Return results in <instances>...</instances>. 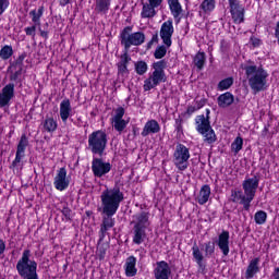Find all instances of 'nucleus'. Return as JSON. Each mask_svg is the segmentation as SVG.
<instances>
[{"mask_svg":"<svg viewBox=\"0 0 279 279\" xmlns=\"http://www.w3.org/2000/svg\"><path fill=\"white\" fill-rule=\"evenodd\" d=\"M123 199V192H121L119 185L102 191L100 195L101 207H98V213L104 215L100 225V241L106 239V234H108L110 228H114V218L112 217L117 215V210H119V206H121Z\"/></svg>","mask_w":279,"mask_h":279,"instance_id":"1","label":"nucleus"},{"mask_svg":"<svg viewBox=\"0 0 279 279\" xmlns=\"http://www.w3.org/2000/svg\"><path fill=\"white\" fill-rule=\"evenodd\" d=\"M244 71L248 86L253 93L267 90V77H269V73L263 65H245Z\"/></svg>","mask_w":279,"mask_h":279,"instance_id":"2","label":"nucleus"},{"mask_svg":"<svg viewBox=\"0 0 279 279\" xmlns=\"http://www.w3.org/2000/svg\"><path fill=\"white\" fill-rule=\"evenodd\" d=\"M15 269L23 279H38V263L32 259V251L24 250Z\"/></svg>","mask_w":279,"mask_h":279,"instance_id":"3","label":"nucleus"},{"mask_svg":"<svg viewBox=\"0 0 279 279\" xmlns=\"http://www.w3.org/2000/svg\"><path fill=\"white\" fill-rule=\"evenodd\" d=\"M133 243L135 245H141L145 242V239H147V228L151 226V222H149V213L142 211L140 214H136L133 216Z\"/></svg>","mask_w":279,"mask_h":279,"instance_id":"4","label":"nucleus"},{"mask_svg":"<svg viewBox=\"0 0 279 279\" xmlns=\"http://www.w3.org/2000/svg\"><path fill=\"white\" fill-rule=\"evenodd\" d=\"M107 145L108 134H106V132L98 130L88 135L87 149H89V151L95 156H104Z\"/></svg>","mask_w":279,"mask_h":279,"instance_id":"5","label":"nucleus"},{"mask_svg":"<svg viewBox=\"0 0 279 279\" xmlns=\"http://www.w3.org/2000/svg\"><path fill=\"white\" fill-rule=\"evenodd\" d=\"M167 62L165 60L157 61L153 64L154 72L153 74L144 81V90H151L156 88L161 82H167V76L165 74V69Z\"/></svg>","mask_w":279,"mask_h":279,"instance_id":"6","label":"nucleus"},{"mask_svg":"<svg viewBox=\"0 0 279 279\" xmlns=\"http://www.w3.org/2000/svg\"><path fill=\"white\" fill-rule=\"evenodd\" d=\"M210 111L207 110V117L204 114H201L196 117V130L198 134H202L204 136L205 143H208L211 145V143H215L217 141V135L215 134V130H213V126H210Z\"/></svg>","mask_w":279,"mask_h":279,"instance_id":"7","label":"nucleus"},{"mask_svg":"<svg viewBox=\"0 0 279 279\" xmlns=\"http://www.w3.org/2000/svg\"><path fill=\"white\" fill-rule=\"evenodd\" d=\"M120 43L124 46V50L130 51V47H138L145 43V34L143 32L132 33V27L126 26L120 34Z\"/></svg>","mask_w":279,"mask_h":279,"instance_id":"8","label":"nucleus"},{"mask_svg":"<svg viewBox=\"0 0 279 279\" xmlns=\"http://www.w3.org/2000/svg\"><path fill=\"white\" fill-rule=\"evenodd\" d=\"M189 158H191V151L183 144H178L173 153V163L179 171H186L189 169Z\"/></svg>","mask_w":279,"mask_h":279,"instance_id":"9","label":"nucleus"},{"mask_svg":"<svg viewBox=\"0 0 279 279\" xmlns=\"http://www.w3.org/2000/svg\"><path fill=\"white\" fill-rule=\"evenodd\" d=\"M260 182V179L256 175H254L251 179H246L242 183V189L244 191V195L246 198H244V204H252L254 201V197H256V191L258 189V183Z\"/></svg>","mask_w":279,"mask_h":279,"instance_id":"10","label":"nucleus"},{"mask_svg":"<svg viewBox=\"0 0 279 279\" xmlns=\"http://www.w3.org/2000/svg\"><path fill=\"white\" fill-rule=\"evenodd\" d=\"M29 145V140H27V135L23 134L17 144L15 159L12 161L10 169H19V167H23V158H25V149Z\"/></svg>","mask_w":279,"mask_h":279,"instance_id":"11","label":"nucleus"},{"mask_svg":"<svg viewBox=\"0 0 279 279\" xmlns=\"http://www.w3.org/2000/svg\"><path fill=\"white\" fill-rule=\"evenodd\" d=\"M230 14L233 23L235 25H241V23H245V7L239 2V0H228Z\"/></svg>","mask_w":279,"mask_h":279,"instance_id":"12","label":"nucleus"},{"mask_svg":"<svg viewBox=\"0 0 279 279\" xmlns=\"http://www.w3.org/2000/svg\"><path fill=\"white\" fill-rule=\"evenodd\" d=\"M92 171L95 178H104V175L112 171V165L104 161L101 158H94L92 161Z\"/></svg>","mask_w":279,"mask_h":279,"instance_id":"13","label":"nucleus"},{"mask_svg":"<svg viewBox=\"0 0 279 279\" xmlns=\"http://www.w3.org/2000/svg\"><path fill=\"white\" fill-rule=\"evenodd\" d=\"M173 20H168L163 22L160 28V38L163 43V45L169 48L172 45L171 38L173 36Z\"/></svg>","mask_w":279,"mask_h":279,"instance_id":"14","label":"nucleus"},{"mask_svg":"<svg viewBox=\"0 0 279 279\" xmlns=\"http://www.w3.org/2000/svg\"><path fill=\"white\" fill-rule=\"evenodd\" d=\"M12 99H14V83H9L0 93V108H10Z\"/></svg>","mask_w":279,"mask_h":279,"instance_id":"15","label":"nucleus"},{"mask_svg":"<svg viewBox=\"0 0 279 279\" xmlns=\"http://www.w3.org/2000/svg\"><path fill=\"white\" fill-rule=\"evenodd\" d=\"M71 181L66 178V168H60L54 177L53 186L57 191H66Z\"/></svg>","mask_w":279,"mask_h":279,"instance_id":"16","label":"nucleus"},{"mask_svg":"<svg viewBox=\"0 0 279 279\" xmlns=\"http://www.w3.org/2000/svg\"><path fill=\"white\" fill-rule=\"evenodd\" d=\"M130 62H132V57H130L129 50H124V53L120 56V61L117 63L118 75H130V70H128Z\"/></svg>","mask_w":279,"mask_h":279,"instance_id":"17","label":"nucleus"},{"mask_svg":"<svg viewBox=\"0 0 279 279\" xmlns=\"http://www.w3.org/2000/svg\"><path fill=\"white\" fill-rule=\"evenodd\" d=\"M155 279H169L171 276V267L165 260L158 262L154 270Z\"/></svg>","mask_w":279,"mask_h":279,"instance_id":"18","label":"nucleus"},{"mask_svg":"<svg viewBox=\"0 0 279 279\" xmlns=\"http://www.w3.org/2000/svg\"><path fill=\"white\" fill-rule=\"evenodd\" d=\"M217 245L223 256H228V254H230V232L222 231L218 236Z\"/></svg>","mask_w":279,"mask_h":279,"instance_id":"19","label":"nucleus"},{"mask_svg":"<svg viewBox=\"0 0 279 279\" xmlns=\"http://www.w3.org/2000/svg\"><path fill=\"white\" fill-rule=\"evenodd\" d=\"M160 132V124L156 120H148L141 133L142 136H149V134H158Z\"/></svg>","mask_w":279,"mask_h":279,"instance_id":"20","label":"nucleus"},{"mask_svg":"<svg viewBox=\"0 0 279 279\" xmlns=\"http://www.w3.org/2000/svg\"><path fill=\"white\" fill-rule=\"evenodd\" d=\"M60 117L63 123L69 121V117H71V100L63 99L60 104Z\"/></svg>","mask_w":279,"mask_h":279,"instance_id":"21","label":"nucleus"},{"mask_svg":"<svg viewBox=\"0 0 279 279\" xmlns=\"http://www.w3.org/2000/svg\"><path fill=\"white\" fill-rule=\"evenodd\" d=\"M125 274L129 278H132L136 275L138 271L136 269V257L134 256H129L126 258L125 265H124Z\"/></svg>","mask_w":279,"mask_h":279,"instance_id":"22","label":"nucleus"},{"mask_svg":"<svg viewBox=\"0 0 279 279\" xmlns=\"http://www.w3.org/2000/svg\"><path fill=\"white\" fill-rule=\"evenodd\" d=\"M231 202L236 203L240 199V204L243 206L244 210H250L251 203H245L247 196L243 194L241 191H232L231 192Z\"/></svg>","mask_w":279,"mask_h":279,"instance_id":"23","label":"nucleus"},{"mask_svg":"<svg viewBox=\"0 0 279 279\" xmlns=\"http://www.w3.org/2000/svg\"><path fill=\"white\" fill-rule=\"evenodd\" d=\"M234 104V95L232 93L227 92L218 97V106L219 108H228Z\"/></svg>","mask_w":279,"mask_h":279,"instance_id":"24","label":"nucleus"},{"mask_svg":"<svg viewBox=\"0 0 279 279\" xmlns=\"http://www.w3.org/2000/svg\"><path fill=\"white\" fill-rule=\"evenodd\" d=\"M210 199V185H203L197 196V202L201 206H204Z\"/></svg>","mask_w":279,"mask_h":279,"instance_id":"25","label":"nucleus"},{"mask_svg":"<svg viewBox=\"0 0 279 279\" xmlns=\"http://www.w3.org/2000/svg\"><path fill=\"white\" fill-rule=\"evenodd\" d=\"M260 262V259L258 258H254L253 260H251V263L247 266L245 276L247 279H252L254 278V276H256V274H258V271L260 270L258 268V263Z\"/></svg>","mask_w":279,"mask_h":279,"instance_id":"26","label":"nucleus"},{"mask_svg":"<svg viewBox=\"0 0 279 279\" xmlns=\"http://www.w3.org/2000/svg\"><path fill=\"white\" fill-rule=\"evenodd\" d=\"M156 8L158 7L151 5L149 2L144 3L141 13L142 19H154V16H156Z\"/></svg>","mask_w":279,"mask_h":279,"instance_id":"27","label":"nucleus"},{"mask_svg":"<svg viewBox=\"0 0 279 279\" xmlns=\"http://www.w3.org/2000/svg\"><path fill=\"white\" fill-rule=\"evenodd\" d=\"M110 3H112V0H96V12H98V14H108Z\"/></svg>","mask_w":279,"mask_h":279,"instance_id":"28","label":"nucleus"},{"mask_svg":"<svg viewBox=\"0 0 279 279\" xmlns=\"http://www.w3.org/2000/svg\"><path fill=\"white\" fill-rule=\"evenodd\" d=\"M170 12L174 19H178L182 14V5L179 0H168Z\"/></svg>","mask_w":279,"mask_h":279,"instance_id":"29","label":"nucleus"},{"mask_svg":"<svg viewBox=\"0 0 279 279\" xmlns=\"http://www.w3.org/2000/svg\"><path fill=\"white\" fill-rule=\"evenodd\" d=\"M43 12H45L44 7H40L38 10H33L29 12V16H32V22L38 27H40V19H43Z\"/></svg>","mask_w":279,"mask_h":279,"instance_id":"30","label":"nucleus"},{"mask_svg":"<svg viewBox=\"0 0 279 279\" xmlns=\"http://www.w3.org/2000/svg\"><path fill=\"white\" fill-rule=\"evenodd\" d=\"M194 64L198 71H202V69H204V64H206V53L197 52L194 57Z\"/></svg>","mask_w":279,"mask_h":279,"instance_id":"31","label":"nucleus"},{"mask_svg":"<svg viewBox=\"0 0 279 279\" xmlns=\"http://www.w3.org/2000/svg\"><path fill=\"white\" fill-rule=\"evenodd\" d=\"M46 132H56L58 130V122L53 118H47L44 122Z\"/></svg>","mask_w":279,"mask_h":279,"instance_id":"32","label":"nucleus"},{"mask_svg":"<svg viewBox=\"0 0 279 279\" xmlns=\"http://www.w3.org/2000/svg\"><path fill=\"white\" fill-rule=\"evenodd\" d=\"M242 149H243V137L238 136L231 144V151H233L234 155L236 156V154H239Z\"/></svg>","mask_w":279,"mask_h":279,"instance_id":"33","label":"nucleus"},{"mask_svg":"<svg viewBox=\"0 0 279 279\" xmlns=\"http://www.w3.org/2000/svg\"><path fill=\"white\" fill-rule=\"evenodd\" d=\"M215 0H204L201 4V10L208 14L215 10Z\"/></svg>","mask_w":279,"mask_h":279,"instance_id":"34","label":"nucleus"},{"mask_svg":"<svg viewBox=\"0 0 279 279\" xmlns=\"http://www.w3.org/2000/svg\"><path fill=\"white\" fill-rule=\"evenodd\" d=\"M254 219H255V223H257V226H263L267 222V213L263 211V210H258L254 215Z\"/></svg>","mask_w":279,"mask_h":279,"instance_id":"35","label":"nucleus"},{"mask_svg":"<svg viewBox=\"0 0 279 279\" xmlns=\"http://www.w3.org/2000/svg\"><path fill=\"white\" fill-rule=\"evenodd\" d=\"M135 66V72L137 73V75H145V73H147V62L145 61H137L134 63Z\"/></svg>","mask_w":279,"mask_h":279,"instance_id":"36","label":"nucleus"},{"mask_svg":"<svg viewBox=\"0 0 279 279\" xmlns=\"http://www.w3.org/2000/svg\"><path fill=\"white\" fill-rule=\"evenodd\" d=\"M234 84L233 77H227L218 83V90H228Z\"/></svg>","mask_w":279,"mask_h":279,"instance_id":"37","label":"nucleus"},{"mask_svg":"<svg viewBox=\"0 0 279 279\" xmlns=\"http://www.w3.org/2000/svg\"><path fill=\"white\" fill-rule=\"evenodd\" d=\"M13 53H14V50L12 49V46H4L0 50V58L2 60H10V58H12Z\"/></svg>","mask_w":279,"mask_h":279,"instance_id":"38","label":"nucleus"},{"mask_svg":"<svg viewBox=\"0 0 279 279\" xmlns=\"http://www.w3.org/2000/svg\"><path fill=\"white\" fill-rule=\"evenodd\" d=\"M192 251L197 265H201L204 262V255L202 254V251H199V246H197V244H194Z\"/></svg>","mask_w":279,"mask_h":279,"instance_id":"39","label":"nucleus"},{"mask_svg":"<svg viewBox=\"0 0 279 279\" xmlns=\"http://www.w3.org/2000/svg\"><path fill=\"white\" fill-rule=\"evenodd\" d=\"M167 56V47L166 46H158L154 52V58L156 60H162Z\"/></svg>","mask_w":279,"mask_h":279,"instance_id":"40","label":"nucleus"},{"mask_svg":"<svg viewBox=\"0 0 279 279\" xmlns=\"http://www.w3.org/2000/svg\"><path fill=\"white\" fill-rule=\"evenodd\" d=\"M113 123V128L117 132H123V130H125V128H128V121L125 120H112Z\"/></svg>","mask_w":279,"mask_h":279,"instance_id":"41","label":"nucleus"},{"mask_svg":"<svg viewBox=\"0 0 279 279\" xmlns=\"http://www.w3.org/2000/svg\"><path fill=\"white\" fill-rule=\"evenodd\" d=\"M205 247V256L209 257L215 254V242H207L203 245Z\"/></svg>","mask_w":279,"mask_h":279,"instance_id":"42","label":"nucleus"},{"mask_svg":"<svg viewBox=\"0 0 279 279\" xmlns=\"http://www.w3.org/2000/svg\"><path fill=\"white\" fill-rule=\"evenodd\" d=\"M125 114V109L123 107H119L116 109V114L112 118V121L122 120Z\"/></svg>","mask_w":279,"mask_h":279,"instance_id":"43","label":"nucleus"},{"mask_svg":"<svg viewBox=\"0 0 279 279\" xmlns=\"http://www.w3.org/2000/svg\"><path fill=\"white\" fill-rule=\"evenodd\" d=\"M10 8V1L9 0H0V16L3 14Z\"/></svg>","mask_w":279,"mask_h":279,"instance_id":"44","label":"nucleus"},{"mask_svg":"<svg viewBox=\"0 0 279 279\" xmlns=\"http://www.w3.org/2000/svg\"><path fill=\"white\" fill-rule=\"evenodd\" d=\"M36 27H38V25L34 24L33 26H28L25 28V34L26 36H32L34 38V36H36Z\"/></svg>","mask_w":279,"mask_h":279,"instance_id":"45","label":"nucleus"},{"mask_svg":"<svg viewBox=\"0 0 279 279\" xmlns=\"http://www.w3.org/2000/svg\"><path fill=\"white\" fill-rule=\"evenodd\" d=\"M62 215L65 217L66 221H71V209L69 207H63Z\"/></svg>","mask_w":279,"mask_h":279,"instance_id":"46","label":"nucleus"},{"mask_svg":"<svg viewBox=\"0 0 279 279\" xmlns=\"http://www.w3.org/2000/svg\"><path fill=\"white\" fill-rule=\"evenodd\" d=\"M21 73H23V68H20L17 71L14 72V74L11 75V81L16 82Z\"/></svg>","mask_w":279,"mask_h":279,"instance_id":"47","label":"nucleus"},{"mask_svg":"<svg viewBox=\"0 0 279 279\" xmlns=\"http://www.w3.org/2000/svg\"><path fill=\"white\" fill-rule=\"evenodd\" d=\"M148 3H150V5L153 7H157L159 8V5H162V0H147Z\"/></svg>","mask_w":279,"mask_h":279,"instance_id":"48","label":"nucleus"},{"mask_svg":"<svg viewBox=\"0 0 279 279\" xmlns=\"http://www.w3.org/2000/svg\"><path fill=\"white\" fill-rule=\"evenodd\" d=\"M196 110H201V108H204V106H206V100L202 99V100H196Z\"/></svg>","mask_w":279,"mask_h":279,"instance_id":"49","label":"nucleus"},{"mask_svg":"<svg viewBox=\"0 0 279 279\" xmlns=\"http://www.w3.org/2000/svg\"><path fill=\"white\" fill-rule=\"evenodd\" d=\"M98 256H99V260H104V258H106V248H99Z\"/></svg>","mask_w":279,"mask_h":279,"instance_id":"50","label":"nucleus"},{"mask_svg":"<svg viewBox=\"0 0 279 279\" xmlns=\"http://www.w3.org/2000/svg\"><path fill=\"white\" fill-rule=\"evenodd\" d=\"M38 29H39V34H40L41 38H45L47 40V38H49V32L44 31L40 27Z\"/></svg>","mask_w":279,"mask_h":279,"instance_id":"51","label":"nucleus"},{"mask_svg":"<svg viewBox=\"0 0 279 279\" xmlns=\"http://www.w3.org/2000/svg\"><path fill=\"white\" fill-rule=\"evenodd\" d=\"M251 43H252L253 47H259L260 46V39H258V38L251 37Z\"/></svg>","mask_w":279,"mask_h":279,"instance_id":"52","label":"nucleus"},{"mask_svg":"<svg viewBox=\"0 0 279 279\" xmlns=\"http://www.w3.org/2000/svg\"><path fill=\"white\" fill-rule=\"evenodd\" d=\"M25 58H26V54H21V56L17 58L16 64H19L20 68L23 66V60H25Z\"/></svg>","mask_w":279,"mask_h":279,"instance_id":"53","label":"nucleus"},{"mask_svg":"<svg viewBox=\"0 0 279 279\" xmlns=\"http://www.w3.org/2000/svg\"><path fill=\"white\" fill-rule=\"evenodd\" d=\"M195 111H197V107H196V106H189V107H187L186 112H187L189 114H193V112H195Z\"/></svg>","mask_w":279,"mask_h":279,"instance_id":"54","label":"nucleus"},{"mask_svg":"<svg viewBox=\"0 0 279 279\" xmlns=\"http://www.w3.org/2000/svg\"><path fill=\"white\" fill-rule=\"evenodd\" d=\"M3 252H5V242L0 239V256L3 254Z\"/></svg>","mask_w":279,"mask_h":279,"instance_id":"55","label":"nucleus"},{"mask_svg":"<svg viewBox=\"0 0 279 279\" xmlns=\"http://www.w3.org/2000/svg\"><path fill=\"white\" fill-rule=\"evenodd\" d=\"M60 5L64 8V5H69V3H73V0H59Z\"/></svg>","mask_w":279,"mask_h":279,"instance_id":"56","label":"nucleus"},{"mask_svg":"<svg viewBox=\"0 0 279 279\" xmlns=\"http://www.w3.org/2000/svg\"><path fill=\"white\" fill-rule=\"evenodd\" d=\"M151 43H158V33H156L155 35H153L151 37Z\"/></svg>","mask_w":279,"mask_h":279,"instance_id":"57","label":"nucleus"},{"mask_svg":"<svg viewBox=\"0 0 279 279\" xmlns=\"http://www.w3.org/2000/svg\"><path fill=\"white\" fill-rule=\"evenodd\" d=\"M177 130H182V120H177Z\"/></svg>","mask_w":279,"mask_h":279,"instance_id":"58","label":"nucleus"},{"mask_svg":"<svg viewBox=\"0 0 279 279\" xmlns=\"http://www.w3.org/2000/svg\"><path fill=\"white\" fill-rule=\"evenodd\" d=\"M198 267L203 272L206 271V266L204 265V263L201 262V264H198Z\"/></svg>","mask_w":279,"mask_h":279,"instance_id":"59","label":"nucleus"},{"mask_svg":"<svg viewBox=\"0 0 279 279\" xmlns=\"http://www.w3.org/2000/svg\"><path fill=\"white\" fill-rule=\"evenodd\" d=\"M151 45H154V41H151V39H150V41L148 43V49L151 48Z\"/></svg>","mask_w":279,"mask_h":279,"instance_id":"60","label":"nucleus"},{"mask_svg":"<svg viewBox=\"0 0 279 279\" xmlns=\"http://www.w3.org/2000/svg\"><path fill=\"white\" fill-rule=\"evenodd\" d=\"M275 271H276L277 274H279V268H276Z\"/></svg>","mask_w":279,"mask_h":279,"instance_id":"61","label":"nucleus"},{"mask_svg":"<svg viewBox=\"0 0 279 279\" xmlns=\"http://www.w3.org/2000/svg\"><path fill=\"white\" fill-rule=\"evenodd\" d=\"M49 26V24L48 23H46V27H48Z\"/></svg>","mask_w":279,"mask_h":279,"instance_id":"62","label":"nucleus"}]
</instances>
